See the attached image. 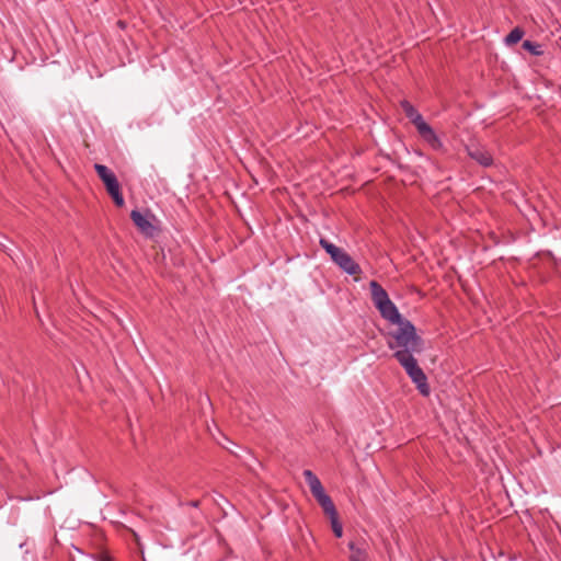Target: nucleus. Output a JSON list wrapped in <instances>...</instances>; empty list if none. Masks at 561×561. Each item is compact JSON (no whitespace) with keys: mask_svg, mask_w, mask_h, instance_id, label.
<instances>
[{"mask_svg":"<svg viewBox=\"0 0 561 561\" xmlns=\"http://www.w3.org/2000/svg\"><path fill=\"white\" fill-rule=\"evenodd\" d=\"M397 325L398 328L389 333V348L396 350L394 353H404L408 356L422 352L423 343L416 335L414 325L409 320H403Z\"/></svg>","mask_w":561,"mask_h":561,"instance_id":"nucleus-1","label":"nucleus"},{"mask_svg":"<svg viewBox=\"0 0 561 561\" xmlns=\"http://www.w3.org/2000/svg\"><path fill=\"white\" fill-rule=\"evenodd\" d=\"M304 477L310 488V492L322 507L323 513L330 518L337 515L335 505L331 497L325 493L321 481L311 470H305Z\"/></svg>","mask_w":561,"mask_h":561,"instance_id":"nucleus-2","label":"nucleus"},{"mask_svg":"<svg viewBox=\"0 0 561 561\" xmlns=\"http://www.w3.org/2000/svg\"><path fill=\"white\" fill-rule=\"evenodd\" d=\"M393 356L405 369L407 374L416 385L420 392L424 396H427L430 393V389L426 383V376L417 365V362L414 358V356H408L404 353H394Z\"/></svg>","mask_w":561,"mask_h":561,"instance_id":"nucleus-3","label":"nucleus"},{"mask_svg":"<svg viewBox=\"0 0 561 561\" xmlns=\"http://www.w3.org/2000/svg\"><path fill=\"white\" fill-rule=\"evenodd\" d=\"M321 247L331 256L333 262L337 264L344 272L350 275H358L360 267L355 261L342 249L325 239L320 240Z\"/></svg>","mask_w":561,"mask_h":561,"instance_id":"nucleus-4","label":"nucleus"},{"mask_svg":"<svg viewBox=\"0 0 561 561\" xmlns=\"http://www.w3.org/2000/svg\"><path fill=\"white\" fill-rule=\"evenodd\" d=\"M400 106L423 140H438L433 128L425 122L422 114L408 100L400 101Z\"/></svg>","mask_w":561,"mask_h":561,"instance_id":"nucleus-5","label":"nucleus"},{"mask_svg":"<svg viewBox=\"0 0 561 561\" xmlns=\"http://www.w3.org/2000/svg\"><path fill=\"white\" fill-rule=\"evenodd\" d=\"M350 561H368V543L364 539H355L348 542Z\"/></svg>","mask_w":561,"mask_h":561,"instance_id":"nucleus-6","label":"nucleus"},{"mask_svg":"<svg viewBox=\"0 0 561 561\" xmlns=\"http://www.w3.org/2000/svg\"><path fill=\"white\" fill-rule=\"evenodd\" d=\"M94 169L99 178L104 183L107 192L113 191L115 188H119V183L115 174L107 167L100 163H95Z\"/></svg>","mask_w":561,"mask_h":561,"instance_id":"nucleus-7","label":"nucleus"},{"mask_svg":"<svg viewBox=\"0 0 561 561\" xmlns=\"http://www.w3.org/2000/svg\"><path fill=\"white\" fill-rule=\"evenodd\" d=\"M376 308L379 310L382 318L392 324H399L404 320L391 300L387 302L383 301L382 306L380 305Z\"/></svg>","mask_w":561,"mask_h":561,"instance_id":"nucleus-8","label":"nucleus"},{"mask_svg":"<svg viewBox=\"0 0 561 561\" xmlns=\"http://www.w3.org/2000/svg\"><path fill=\"white\" fill-rule=\"evenodd\" d=\"M468 154L476 159L480 164L488 167L492 163V157L485 152L482 151L478 146L477 142H470L469 146H467Z\"/></svg>","mask_w":561,"mask_h":561,"instance_id":"nucleus-9","label":"nucleus"},{"mask_svg":"<svg viewBox=\"0 0 561 561\" xmlns=\"http://www.w3.org/2000/svg\"><path fill=\"white\" fill-rule=\"evenodd\" d=\"M369 287L371 299L376 307L382 306L383 301L387 302L390 300L387 291L376 280H371Z\"/></svg>","mask_w":561,"mask_h":561,"instance_id":"nucleus-10","label":"nucleus"},{"mask_svg":"<svg viewBox=\"0 0 561 561\" xmlns=\"http://www.w3.org/2000/svg\"><path fill=\"white\" fill-rule=\"evenodd\" d=\"M130 217L134 221V224L138 227V229L146 233L151 234L153 231V226L151 222L138 210H133L130 214Z\"/></svg>","mask_w":561,"mask_h":561,"instance_id":"nucleus-11","label":"nucleus"},{"mask_svg":"<svg viewBox=\"0 0 561 561\" xmlns=\"http://www.w3.org/2000/svg\"><path fill=\"white\" fill-rule=\"evenodd\" d=\"M525 32L520 27H514L504 38V43L507 46L517 44L524 36Z\"/></svg>","mask_w":561,"mask_h":561,"instance_id":"nucleus-12","label":"nucleus"},{"mask_svg":"<svg viewBox=\"0 0 561 561\" xmlns=\"http://www.w3.org/2000/svg\"><path fill=\"white\" fill-rule=\"evenodd\" d=\"M522 47L529 51L533 56H541L543 54L542 46L531 41H524Z\"/></svg>","mask_w":561,"mask_h":561,"instance_id":"nucleus-13","label":"nucleus"},{"mask_svg":"<svg viewBox=\"0 0 561 561\" xmlns=\"http://www.w3.org/2000/svg\"><path fill=\"white\" fill-rule=\"evenodd\" d=\"M330 522H331V527H332L334 535L339 538L342 537L343 528H342L341 523L339 522L337 515H335L334 517H330Z\"/></svg>","mask_w":561,"mask_h":561,"instance_id":"nucleus-14","label":"nucleus"},{"mask_svg":"<svg viewBox=\"0 0 561 561\" xmlns=\"http://www.w3.org/2000/svg\"><path fill=\"white\" fill-rule=\"evenodd\" d=\"M111 197L113 198L114 203L118 206V207H123L124 206V198H123V195L121 194V191L119 188H115L113 191H110L107 192Z\"/></svg>","mask_w":561,"mask_h":561,"instance_id":"nucleus-15","label":"nucleus"},{"mask_svg":"<svg viewBox=\"0 0 561 561\" xmlns=\"http://www.w3.org/2000/svg\"><path fill=\"white\" fill-rule=\"evenodd\" d=\"M133 535H134L135 540L138 542V536H137V534H136V533H134Z\"/></svg>","mask_w":561,"mask_h":561,"instance_id":"nucleus-16","label":"nucleus"},{"mask_svg":"<svg viewBox=\"0 0 561 561\" xmlns=\"http://www.w3.org/2000/svg\"><path fill=\"white\" fill-rule=\"evenodd\" d=\"M118 24H119V27L124 26V23L122 21H119Z\"/></svg>","mask_w":561,"mask_h":561,"instance_id":"nucleus-17","label":"nucleus"},{"mask_svg":"<svg viewBox=\"0 0 561 561\" xmlns=\"http://www.w3.org/2000/svg\"><path fill=\"white\" fill-rule=\"evenodd\" d=\"M192 505L197 506L198 502H193Z\"/></svg>","mask_w":561,"mask_h":561,"instance_id":"nucleus-18","label":"nucleus"}]
</instances>
